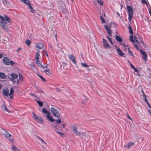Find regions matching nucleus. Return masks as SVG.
<instances>
[{
    "mask_svg": "<svg viewBox=\"0 0 151 151\" xmlns=\"http://www.w3.org/2000/svg\"><path fill=\"white\" fill-rule=\"evenodd\" d=\"M0 25L5 30L7 31L8 27L6 24V21L9 23H11V21L10 18L5 15H4V17L0 15Z\"/></svg>",
    "mask_w": 151,
    "mask_h": 151,
    "instance_id": "1",
    "label": "nucleus"
},
{
    "mask_svg": "<svg viewBox=\"0 0 151 151\" xmlns=\"http://www.w3.org/2000/svg\"><path fill=\"white\" fill-rule=\"evenodd\" d=\"M3 135L10 142L13 143L14 142V139L13 137L12 136L11 134H10L8 132H7L4 129H2L1 131Z\"/></svg>",
    "mask_w": 151,
    "mask_h": 151,
    "instance_id": "2",
    "label": "nucleus"
},
{
    "mask_svg": "<svg viewBox=\"0 0 151 151\" xmlns=\"http://www.w3.org/2000/svg\"><path fill=\"white\" fill-rule=\"evenodd\" d=\"M128 14V20L129 22H131L133 17V10L132 8L130 6H127Z\"/></svg>",
    "mask_w": 151,
    "mask_h": 151,
    "instance_id": "3",
    "label": "nucleus"
},
{
    "mask_svg": "<svg viewBox=\"0 0 151 151\" xmlns=\"http://www.w3.org/2000/svg\"><path fill=\"white\" fill-rule=\"evenodd\" d=\"M33 117L39 123L42 124L44 122V119L41 116H37L34 112L32 113Z\"/></svg>",
    "mask_w": 151,
    "mask_h": 151,
    "instance_id": "4",
    "label": "nucleus"
},
{
    "mask_svg": "<svg viewBox=\"0 0 151 151\" xmlns=\"http://www.w3.org/2000/svg\"><path fill=\"white\" fill-rule=\"evenodd\" d=\"M51 111L52 114L55 117L58 118L59 117L60 114L58 111L55 108L52 107L51 108Z\"/></svg>",
    "mask_w": 151,
    "mask_h": 151,
    "instance_id": "5",
    "label": "nucleus"
},
{
    "mask_svg": "<svg viewBox=\"0 0 151 151\" xmlns=\"http://www.w3.org/2000/svg\"><path fill=\"white\" fill-rule=\"evenodd\" d=\"M103 46L104 48L106 49H109L111 47V46L108 44L106 40L103 38Z\"/></svg>",
    "mask_w": 151,
    "mask_h": 151,
    "instance_id": "6",
    "label": "nucleus"
},
{
    "mask_svg": "<svg viewBox=\"0 0 151 151\" xmlns=\"http://www.w3.org/2000/svg\"><path fill=\"white\" fill-rule=\"evenodd\" d=\"M71 127L73 129V132L77 135L80 136L81 133L77 130V128L74 125H72Z\"/></svg>",
    "mask_w": 151,
    "mask_h": 151,
    "instance_id": "7",
    "label": "nucleus"
},
{
    "mask_svg": "<svg viewBox=\"0 0 151 151\" xmlns=\"http://www.w3.org/2000/svg\"><path fill=\"white\" fill-rule=\"evenodd\" d=\"M140 52L143 55L142 58L144 60L146 61L147 60V55L146 52L142 49H140Z\"/></svg>",
    "mask_w": 151,
    "mask_h": 151,
    "instance_id": "8",
    "label": "nucleus"
},
{
    "mask_svg": "<svg viewBox=\"0 0 151 151\" xmlns=\"http://www.w3.org/2000/svg\"><path fill=\"white\" fill-rule=\"evenodd\" d=\"M104 27L105 28L107 33L110 36H112L111 31V28L108 27L106 25H104Z\"/></svg>",
    "mask_w": 151,
    "mask_h": 151,
    "instance_id": "9",
    "label": "nucleus"
},
{
    "mask_svg": "<svg viewBox=\"0 0 151 151\" xmlns=\"http://www.w3.org/2000/svg\"><path fill=\"white\" fill-rule=\"evenodd\" d=\"M134 145V143L132 142H129L128 143H125L124 146L125 147L129 148Z\"/></svg>",
    "mask_w": 151,
    "mask_h": 151,
    "instance_id": "10",
    "label": "nucleus"
},
{
    "mask_svg": "<svg viewBox=\"0 0 151 151\" xmlns=\"http://www.w3.org/2000/svg\"><path fill=\"white\" fill-rule=\"evenodd\" d=\"M68 56L69 58L72 61L73 63L75 64H76V62L75 60V57L73 55L71 54L68 55Z\"/></svg>",
    "mask_w": 151,
    "mask_h": 151,
    "instance_id": "11",
    "label": "nucleus"
},
{
    "mask_svg": "<svg viewBox=\"0 0 151 151\" xmlns=\"http://www.w3.org/2000/svg\"><path fill=\"white\" fill-rule=\"evenodd\" d=\"M3 60L4 63L6 65H9V62L8 59L6 57L3 58Z\"/></svg>",
    "mask_w": 151,
    "mask_h": 151,
    "instance_id": "12",
    "label": "nucleus"
},
{
    "mask_svg": "<svg viewBox=\"0 0 151 151\" xmlns=\"http://www.w3.org/2000/svg\"><path fill=\"white\" fill-rule=\"evenodd\" d=\"M4 95L6 96L7 97L9 96V91L8 89L6 88L4 89L2 91Z\"/></svg>",
    "mask_w": 151,
    "mask_h": 151,
    "instance_id": "13",
    "label": "nucleus"
},
{
    "mask_svg": "<svg viewBox=\"0 0 151 151\" xmlns=\"http://www.w3.org/2000/svg\"><path fill=\"white\" fill-rule=\"evenodd\" d=\"M1 108L4 109V111H6L8 112H9V111L7 109V108L6 106V105L4 103H2L1 106Z\"/></svg>",
    "mask_w": 151,
    "mask_h": 151,
    "instance_id": "14",
    "label": "nucleus"
},
{
    "mask_svg": "<svg viewBox=\"0 0 151 151\" xmlns=\"http://www.w3.org/2000/svg\"><path fill=\"white\" fill-rule=\"evenodd\" d=\"M116 51L118 54L121 56H123L124 53L122 52L120 48H116Z\"/></svg>",
    "mask_w": 151,
    "mask_h": 151,
    "instance_id": "15",
    "label": "nucleus"
},
{
    "mask_svg": "<svg viewBox=\"0 0 151 151\" xmlns=\"http://www.w3.org/2000/svg\"><path fill=\"white\" fill-rule=\"evenodd\" d=\"M115 39L119 42L120 44L122 42V38L120 37L117 35H115Z\"/></svg>",
    "mask_w": 151,
    "mask_h": 151,
    "instance_id": "16",
    "label": "nucleus"
},
{
    "mask_svg": "<svg viewBox=\"0 0 151 151\" xmlns=\"http://www.w3.org/2000/svg\"><path fill=\"white\" fill-rule=\"evenodd\" d=\"M36 46L37 48L40 49H42L43 47V44L40 42L36 43Z\"/></svg>",
    "mask_w": 151,
    "mask_h": 151,
    "instance_id": "17",
    "label": "nucleus"
},
{
    "mask_svg": "<svg viewBox=\"0 0 151 151\" xmlns=\"http://www.w3.org/2000/svg\"><path fill=\"white\" fill-rule=\"evenodd\" d=\"M46 117H47V119L50 121L53 122L55 121V120L53 119L52 117L50 115V114L47 115Z\"/></svg>",
    "mask_w": 151,
    "mask_h": 151,
    "instance_id": "18",
    "label": "nucleus"
},
{
    "mask_svg": "<svg viewBox=\"0 0 151 151\" xmlns=\"http://www.w3.org/2000/svg\"><path fill=\"white\" fill-rule=\"evenodd\" d=\"M28 2H27L26 1V3H24V4H26L28 5L29 8L31 9L30 10V11L32 13H34L35 12V11L33 9V8L31 5L30 4V3L29 1H28Z\"/></svg>",
    "mask_w": 151,
    "mask_h": 151,
    "instance_id": "19",
    "label": "nucleus"
},
{
    "mask_svg": "<svg viewBox=\"0 0 151 151\" xmlns=\"http://www.w3.org/2000/svg\"><path fill=\"white\" fill-rule=\"evenodd\" d=\"M6 76L4 73L0 72V78L2 79H5L6 78Z\"/></svg>",
    "mask_w": 151,
    "mask_h": 151,
    "instance_id": "20",
    "label": "nucleus"
},
{
    "mask_svg": "<svg viewBox=\"0 0 151 151\" xmlns=\"http://www.w3.org/2000/svg\"><path fill=\"white\" fill-rule=\"evenodd\" d=\"M36 62L37 65L40 67L43 68H46V67H43V65H42L41 63L40 62L39 60H38L37 61H36Z\"/></svg>",
    "mask_w": 151,
    "mask_h": 151,
    "instance_id": "21",
    "label": "nucleus"
},
{
    "mask_svg": "<svg viewBox=\"0 0 151 151\" xmlns=\"http://www.w3.org/2000/svg\"><path fill=\"white\" fill-rule=\"evenodd\" d=\"M13 151H20V150L17 148L15 145H13L12 146Z\"/></svg>",
    "mask_w": 151,
    "mask_h": 151,
    "instance_id": "22",
    "label": "nucleus"
},
{
    "mask_svg": "<svg viewBox=\"0 0 151 151\" xmlns=\"http://www.w3.org/2000/svg\"><path fill=\"white\" fill-rule=\"evenodd\" d=\"M10 76L13 79H16L18 77V75L16 74L11 73Z\"/></svg>",
    "mask_w": 151,
    "mask_h": 151,
    "instance_id": "23",
    "label": "nucleus"
},
{
    "mask_svg": "<svg viewBox=\"0 0 151 151\" xmlns=\"http://www.w3.org/2000/svg\"><path fill=\"white\" fill-rule=\"evenodd\" d=\"M40 57V54L38 52H36L35 56V59L36 61L39 60V58Z\"/></svg>",
    "mask_w": 151,
    "mask_h": 151,
    "instance_id": "24",
    "label": "nucleus"
},
{
    "mask_svg": "<svg viewBox=\"0 0 151 151\" xmlns=\"http://www.w3.org/2000/svg\"><path fill=\"white\" fill-rule=\"evenodd\" d=\"M42 111L45 114H47V115L50 114V113L45 108H43L42 109Z\"/></svg>",
    "mask_w": 151,
    "mask_h": 151,
    "instance_id": "25",
    "label": "nucleus"
},
{
    "mask_svg": "<svg viewBox=\"0 0 151 151\" xmlns=\"http://www.w3.org/2000/svg\"><path fill=\"white\" fill-rule=\"evenodd\" d=\"M128 29H129V31L131 35H132L133 34V31L132 27L130 25H129L128 27Z\"/></svg>",
    "mask_w": 151,
    "mask_h": 151,
    "instance_id": "26",
    "label": "nucleus"
},
{
    "mask_svg": "<svg viewBox=\"0 0 151 151\" xmlns=\"http://www.w3.org/2000/svg\"><path fill=\"white\" fill-rule=\"evenodd\" d=\"M45 73L47 75H49L50 74V71L49 69H46L45 70Z\"/></svg>",
    "mask_w": 151,
    "mask_h": 151,
    "instance_id": "27",
    "label": "nucleus"
},
{
    "mask_svg": "<svg viewBox=\"0 0 151 151\" xmlns=\"http://www.w3.org/2000/svg\"><path fill=\"white\" fill-rule=\"evenodd\" d=\"M129 40L132 43H134V37L133 35H130L129 37Z\"/></svg>",
    "mask_w": 151,
    "mask_h": 151,
    "instance_id": "28",
    "label": "nucleus"
},
{
    "mask_svg": "<svg viewBox=\"0 0 151 151\" xmlns=\"http://www.w3.org/2000/svg\"><path fill=\"white\" fill-rule=\"evenodd\" d=\"M144 99L145 101V102L148 105L149 107H150V104L149 103V102H148V101L147 99L146 96H145L144 97Z\"/></svg>",
    "mask_w": 151,
    "mask_h": 151,
    "instance_id": "29",
    "label": "nucleus"
},
{
    "mask_svg": "<svg viewBox=\"0 0 151 151\" xmlns=\"http://www.w3.org/2000/svg\"><path fill=\"white\" fill-rule=\"evenodd\" d=\"M9 79L10 81H12L15 84V83L17 82V84H19V80L18 79L17 80V81H16L13 80V79H11L10 78Z\"/></svg>",
    "mask_w": 151,
    "mask_h": 151,
    "instance_id": "30",
    "label": "nucleus"
},
{
    "mask_svg": "<svg viewBox=\"0 0 151 151\" xmlns=\"http://www.w3.org/2000/svg\"><path fill=\"white\" fill-rule=\"evenodd\" d=\"M37 102L40 106L41 107L43 106V103L40 101L39 100H37Z\"/></svg>",
    "mask_w": 151,
    "mask_h": 151,
    "instance_id": "31",
    "label": "nucleus"
},
{
    "mask_svg": "<svg viewBox=\"0 0 151 151\" xmlns=\"http://www.w3.org/2000/svg\"><path fill=\"white\" fill-rule=\"evenodd\" d=\"M62 6L63 7V9L60 8L61 10L63 12H65L66 11L65 5L64 4H62Z\"/></svg>",
    "mask_w": 151,
    "mask_h": 151,
    "instance_id": "32",
    "label": "nucleus"
},
{
    "mask_svg": "<svg viewBox=\"0 0 151 151\" xmlns=\"http://www.w3.org/2000/svg\"><path fill=\"white\" fill-rule=\"evenodd\" d=\"M13 92L14 89L13 88H11L10 89V93L9 95L10 96L12 95L13 94Z\"/></svg>",
    "mask_w": 151,
    "mask_h": 151,
    "instance_id": "33",
    "label": "nucleus"
},
{
    "mask_svg": "<svg viewBox=\"0 0 151 151\" xmlns=\"http://www.w3.org/2000/svg\"><path fill=\"white\" fill-rule=\"evenodd\" d=\"M122 45L124 48V51H126L127 50V49H128V48L129 47L127 45H126L125 43H123L122 44Z\"/></svg>",
    "mask_w": 151,
    "mask_h": 151,
    "instance_id": "34",
    "label": "nucleus"
},
{
    "mask_svg": "<svg viewBox=\"0 0 151 151\" xmlns=\"http://www.w3.org/2000/svg\"><path fill=\"white\" fill-rule=\"evenodd\" d=\"M56 132H57L62 137H63L64 136V134L63 133H62V132H61L59 131H56Z\"/></svg>",
    "mask_w": 151,
    "mask_h": 151,
    "instance_id": "35",
    "label": "nucleus"
},
{
    "mask_svg": "<svg viewBox=\"0 0 151 151\" xmlns=\"http://www.w3.org/2000/svg\"><path fill=\"white\" fill-rule=\"evenodd\" d=\"M31 42V41L28 40H27L26 41V43L28 46H29V45L30 44Z\"/></svg>",
    "mask_w": 151,
    "mask_h": 151,
    "instance_id": "36",
    "label": "nucleus"
},
{
    "mask_svg": "<svg viewBox=\"0 0 151 151\" xmlns=\"http://www.w3.org/2000/svg\"><path fill=\"white\" fill-rule=\"evenodd\" d=\"M81 65L83 67L88 68V65L86 63H81Z\"/></svg>",
    "mask_w": 151,
    "mask_h": 151,
    "instance_id": "37",
    "label": "nucleus"
},
{
    "mask_svg": "<svg viewBox=\"0 0 151 151\" xmlns=\"http://www.w3.org/2000/svg\"><path fill=\"white\" fill-rule=\"evenodd\" d=\"M37 138L39 139V140H40L41 141H42L44 143H45V145H47V144L40 137H39V136H37Z\"/></svg>",
    "mask_w": 151,
    "mask_h": 151,
    "instance_id": "38",
    "label": "nucleus"
},
{
    "mask_svg": "<svg viewBox=\"0 0 151 151\" xmlns=\"http://www.w3.org/2000/svg\"><path fill=\"white\" fill-rule=\"evenodd\" d=\"M19 79L22 81L23 80V77L21 74H19Z\"/></svg>",
    "mask_w": 151,
    "mask_h": 151,
    "instance_id": "39",
    "label": "nucleus"
},
{
    "mask_svg": "<svg viewBox=\"0 0 151 151\" xmlns=\"http://www.w3.org/2000/svg\"><path fill=\"white\" fill-rule=\"evenodd\" d=\"M38 76L41 79L42 81H46V80L42 76L40 75H38Z\"/></svg>",
    "mask_w": 151,
    "mask_h": 151,
    "instance_id": "40",
    "label": "nucleus"
},
{
    "mask_svg": "<svg viewBox=\"0 0 151 151\" xmlns=\"http://www.w3.org/2000/svg\"><path fill=\"white\" fill-rule=\"evenodd\" d=\"M100 18L102 23H104L105 22V20L103 17L101 16L100 17Z\"/></svg>",
    "mask_w": 151,
    "mask_h": 151,
    "instance_id": "41",
    "label": "nucleus"
},
{
    "mask_svg": "<svg viewBox=\"0 0 151 151\" xmlns=\"http://www.w3.org/2000/svg\"><path fill=\"white\" fill-rule=\"evenodd\" d=\"M128 52L129 53V54L131 55L132 56H134V55L132 52L130 50L129 48V47L128 48Z\"/></svg>",
    "mask_w": 151,
    "mask_h": 151,
    "instance_id": "42",
    "label": "nucleus"
},
{
    "mask_svg": "<svg viewBox=\"0 0 151 151\" xmlns=\"http://www.w3.org/2000/svg\"><path fill=\"white\" fill-rule=\"evenodd\" d=\"M81 133V135L82 136H83L84 137H86V134L84 132H80Z\"/></svg>",
    "mask_w": 151,
    "mask_h": 151,
    "instance_id": "43",
    "label": "nucleus"
},
{
    "mask_svg": "<svg viewBox=\"0 0 151 151\" xmlns=\"http://www.w3.org/2000/svg\"><path fill=\"white\" fill-rule=\"evenodd\" d=\"M55 121L58 124H60L61 122V120L60 119H58L56 120Z\"/></svg>",
    "mask_w": 151,
    "mask_h": 151,
    "instance_id": "44",
    "label": "nucleus"
},
{
    "mask_svg": "<svg viewBox=\"0 0 151 151\" xmlns=\"http://www.w3.org/2000/svg\"><path fill=\"white\" fill-rule=\"evenodd\" d=\"M142 2L143 4H145L147 6V3L145 0H142Z\"/></svg>",
    "mask_w": 151,
    "mask_h": 151,
    "instance_id": "45",
    "label": "nucleus"
},
{
    "mask_svg": "<svg viewBox=\"0 0 151 151\" xmlns=\"http://www.w3.org/2000/svg\"><path fill=\"white\" fill-rule=\"evenodd\" d=\"M148 70L149 71V77L151 78V70L150 68L148 69Z\"/></svg>",
    "mask_w": 151,
    "mask_h": 151,
    "instance_id": "46",
    "label": "nucleus"
},
{
    "mask_svg": "<svg viewBox=\"0 0 151 151\" xmlns=\"http://www.w3.org/2000/svg\"><path fill=\"white\" fill-rule=\"evenodd\" d=\"M98 2L101 5H102L103 4V2L101 0H98Z\"/></svg>",
    "mask_w": 151,
    "mask_h": 151,
    "instance_id": "47",
    "label": "nucleus"
},
{
    "mask_svg": "<svg viewBox=\"0 0 151 151\" xmlns=\"http://www.w3.org/2000/svg\"><path fill=\"white\" fill-rule=\"evenodd\" d=\"M141 91L142 93L143 94V97L145 96H146L145 95L144 93V92L143 89H141Z\"/></svg>",
    "mask_w": 151,
    "mask_h": 151,
    "instance_id": "48",
    "label": "nucleus"
},
{
    "mask_svg": "<svg viewBox=\"0 0 151 151\" xmlns=\"http://www.w3.org/2000/svg\"><path fill=\"white\" fill-rule=\"evenodd\" d=\"M109 42L111 44L113 45V42L111 39V38L110 39H109Z\"/></svg>",
    "mask_w": 151,
    "mask_h": 151,
    "instance_id": "49",
    "label": "nucleus"
},
{
    "mask_svg": "<svg viewBox=\"0 0 151 151\" xmlns=\"http://www.w3.org/2000/svg\"><path fill=\"white\" fill-rule=\"evenodd\" d=\"M55 91H56L58 92H60V90L58 88H56L55 89Z\"/></svg>",
    "mask_w": 151,
    "mask_h": 151,
    "instance_id": "50",
    "label": "nucleus"
},
{
    "mask_svg": "<svg viewBox=\"0 0 151 151\" xmlns=\"http://www.w3.org/2000/svg\"><path fill=\"white\" fill-rule=\"evenodd\" d=\"M134 46L136 48V49L137 50H139V48L138 47V46H137V45L135 44H134Z\"/></svg>",
    "mask_w": 151,
    "mask_h": 151,
    "instance_id": "51",
    "label": "nucleus"
},
{
    "mask_svg": "<svg viewBox=\"0 0 151 151\" xmlns=\"http://www.w3.org/2000/svg\"><path fill=\"white\" fill-rule=\"evenodd\" d=\"M133 69H134L135 72H136V73H138V70L137 68H136L135 67H134L133 68Z\"/></svg>",
    "mask_w": 151,
    "mask_h": 151,
    "instance_id": "52",
    "label": "nucleus"
},
{
    "mask_svg": "<svg viewBox=\"0 0 151 151\" xmlns=\"http://www.w3.org/2000/svg\"><path fill=\"white\" fill-rule=\"evenodd\" d=\"M10 63L11 65H12L14 64V63L13 61H10Z\"/></svg>",
    "mask_w": 151,
    "mask_h": 151,
    "instance_id": "53",
    "label": "nucleus"
},
{
    "mask_svg": "<svg viewBox=\"0 0 151 151\" xmlns=\"http://www.w3.org/2000/svg\"><path fill=\"white\" fill-rule=\"evenodd\" d=\"M2 3L4 4L6 3L7 2L6 0H2Z\"/></svg>",
    "mask_w": 151,
    "mask_h": 151,
    "instance_id": "54",
    "label": "nucleus"
},
{
    "mask_svg": "<svg viewBox=\"0 0 151 151\" xmlns=\"http://www.w3.org/2000/svg\"><path fill=\"white\" fill-rule=\"evenodd\" d=\"M135 42H136V43L138 44H139V41H138V40H135Z\"/></svg>",
    "mask_w": 151,
    "mask_h": 151,
    "instance_id": "55",
    "label": "nucleus"
},
{
    "mask_svg": "<svg viewBox=\"0 0 151 151\" xmlns=\"http://www.w3.org/2000/svg\"><path fill=\"white\" fill-rule=\"evenodd\" d=\"M130 65L131 67L133 69L135 67L134 66L132 65V64L131 63H130Z\"/></svg>",
    "mask_w": 151,
    "mask_h": 151,
    "instance_id": "56",
    "label": "nucleus"
},
{
    "mask_svg": "<svg viewBox=\"0 0 151 151\" xmlns=\"http://www.w3.org/2000/svg\"><path fill=\"white\" fill-rule=\"evenodd\" d=\"M141 42L142 44L145 47V45H146V44H145L144 42L142 41V40L141 41Z\"/></svg>",
    "mask_w": 151,
    "mask_h": 151,
    "instance_id": "57",
    "label": "nucleus"
},
{
    "mask_svg": "<svg viewBox=\"0 0 151 151\" xmlns=\"http://www.w3.org/2000/svg\"><path fill=\"white\" fill-rule=\"evenodd\" d=\"M21 1L23 2V3H26V0H20Z\"/></svg>",
    "mask_w": 151,
    "mask_h": 151,
    "instance_id": "58",
    "label": "nucleus"
},
{
    "mask_svg": "<svg viewBox=\"0 0 151 151\" xmlns=\"http://www.w3.org/2000/svg\"><path fill=\"white\" fill-rule=\"evenodd\" d=\"M149 12L151 17V9H150L149 10Z\"/></svg>",
    "mask_w": 151,
    "mask_h": 151,
    "instance_id": "59",
    "label": "nucleus"
},
{
    "mask_svg": "<svg viewBox=\"0 0 151 151\" xmlns=\"http://www.w3.org/2000/svg\"><path fill=\"white\" fill-rule=\"evenodd\" d=\"M127 116H128V118L130 119L131 120H132V119H131V117H130V116H129V115L128 114L127 115Z\"/></svg>",
    "mask_w": 151,
    "mask_h": 151,
    "instance_id": "60",
    "label": "nucleus"
},
{
    "mask_svg": "<svg viewBox=\"0 0 151 151\" xmlns=\"http://www.w3.org/2000/svg\"><path fill=\"white\" fill-rule=\"evenodd\" d=\"M21 50V48H19L17 51V52H19V51Z\"/></svg>",
    "mask_w": 151,
    "mask_h": 151,
    "instance_id": "61",
    "label": "nucleus"
},
{
    "mask_svg": "<svg viewBox=\"0 0 151 151\" xmlns=\"http://www.w3.org/2000/svg\"><path fill=\"white\" fill-rule=\"evenodd\" d=\"M39 91H40V92H41V93H43V92L42 91V90H41V89H39Z\"/></svg>",
    "mask_w": 151,
    "mask_h": 151,
    "instance_id": "62",
    "label": "nucleus"
},
{
    "mask_svg": "<svg viewBox=\"0 0 151 151\" xmlns=\"http://www.w3.org/2000/svg\"><path fill=\"white\" fill-rule=\"evenodd\" d=\"M2 57V55L1 54H0V58Z\"/></svg>",
    "mask_w": 151,
    "mask_h": 151,
    "instance_id": "63",
    "label": "nucleus"
},
{
    "mask_svg": "<svg viewBox=\"0 0 151 151\" xmlns=\"http://www.w3.org/2000/svg\"><path fill=\"white\" fill-rule=\"evenodd\" d=\"M2 85L0 84V89H1L2 88Z\"/></svg>",
    "mask_w": 151,
    "mask_h": 151,
    "instance_id": "64",
    "label": "nucleus"
}]
</instances>
